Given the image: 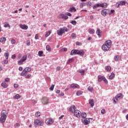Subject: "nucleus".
<instances>
[{"instance_id":"obj_24","label":"nucleus","mask_w":128,"mask_h":128,"mask_svg":"<svg viewBox=\"0 0 128 128\" xmlns=\"http://www.w3.org/2000/svg\"><path fill=\"white\" fill-rule=\"evenodd\" d=\"M88 32L89 34H94V30L92 28H89Z\"/></svg>"},{"instance_id":"obj_62","label":"nucleus","mask_w":128,"mask_h":128,"mask_svg":"<svg viewBox=\"0 0 128 128\" xmlns=\"http://www.w3.org/2000/svg\"><path fill=\"white\" fill-rule=\"evenodd\" d=\"M35 40H38V34H36L35 35Z\"/></svg>"},{"instance_id":"obj_1","label":"nucleus","mask_w":128,"mask_h":128,"mask_svg":"<svg viewBox=\"0 0 128 128\" xmlns=\"http://www.w3.org/2000/svg\"><path fill=\"white\" fill-rule=\"evenodd\" d=\"M112 46V41L110 40H108L106 41L104 44L102 46V50L108 51L110 48Z\"/></svg>"},{"instance_id":"obj_48","label":"nucleus","mask_w":128,"mask_h":128,"mask_svg":"<svg viewBox=\"0 0 128 128\" xmlns=\"http://www.w3.org/2000/svg\"><path fill=\"white\" fill-rule=\"evenodd\" d=\"M54 84H52L50 88V90H54Z\"/></svg>"},{"instance_id":"obj_40","label":"nucleus","mask_w":128,"mask_h":128,"mask_svg":"<svg viewBox=\"0 0 128 128\" xmlns=\"http://www.w3.org/2000/svg\"><path fill=\"white\" fill-rule=\"evenodd\" d=\"M46 50H48V52H50L51 50L50 46L49 45H47L46 46Z\"/></svg>"},{"instance_id":"obj_30","label":"nucleus","mask_w":128,"mask_h":128,"mask_svg":"<svg viewBox=\"0 0 128 128\" xmlns=\"http://www.w3.org/2000/svg\"><path fill=\"white\" fill-rule=\"evenodd\" d=\"M114 78V74L112 72L111 73L110 75L109 76V79L113 80Z\"/></svg>"},{"instance_id":"obj_39","label":"nucleus","mask_w":128,"mask_h":128,"mask_svg":"<svg viewBox=\"0 0 128 128\" xmlns=\"http://www.w3.org/2000/svg\"><path fill=\"white\" fill-rule=\"evenodd\" d=\"M22 98V96H20V94H16L14 96V98H16V100H18V98Z\"/></svg>"},{"instance_id":"obj_28","label":"nucleus","mask_w":128,"mask_h":128,"mask_svg":"<svg viewBox=\"0 0 128 128\" xmlns=\"http://www.w3.org/2000/svg\"><path fill=\"white\" fill-rule=\"evenodd\" d=\"M76 8H74V7H72V8H70L69 10V12H76Z\"/></svg>"},{"instance_id":"obj_34","label":"nucleus","mask_w":128,"mask_h":128,"mask_svg":"<svg viewBox=\"0 0 128 128\" xmlns=\"http://www.w3.org/2000/svg\"><path fill=\"white\" fill-rule=\"evenodd\" d=\"M21 76H26V70H24L21 73Z\"/></svg>"},{"instance_id":"obj_41","label":"nucleus","mask_w":128,"mask_h":128,"mask_svg":"<svg viewBox=\"0 0 128 128\" xmlns=\"http://www.w3.org/2000/svg\"><path fill=\"white\" fill-rule=\"evenodd\" d=\"M80 74H81L82 76H84V70H82L78 71Z\"/></svg>"},{"instance_id":"obj_26","label":"nucleus","mask_w":128,"mask_h":128,"mask_svg":"<svg viewBox=\"0 0 128 128\" xmlns=\"http://www.w3.org/2000/svg\"><path fill=\"white\" fill-rule=\"evenodd\" d=\"M74 61V58H72L69 59L68 61H67V64H70V62H73Z\"/></svg>"},{"instance_id":"obj_51","label":"nucleus","mask_w":128,"mask_h":128,"mask_svg":"<svg viewBox=\"0 0 128 128\" xmlns=\"http://www.w3.org/2000/svg\"><path fill=\"white\" fill-rule=\"evenodd\" d=\"M92 2H87V6H92Z\"/></svg>"},{"instance_id":"obj_14","label":"nucleus","mask_w":128,"mask_h":128,"mask_svg":"<svg viewBox=\"0 0 128 128\" xmlns=\"http://www.w3.org/2000/svg\"><path fill=\"white\" fill-rule=\"evenodd\" d=\"M20 28H22V30H26L28 28V26L27 25L22 24L20 25Z\"/></svg>"},{"instance_id":"obj_6","label":"nucleus","mask_w":128,"mask_h":128,"mask_svg":"<svg viewBox=\"0 0 128 128\" xmlns=\"http://www.w3.org/2000/svg\"><path fill=\"white\" fill-rule=\"evenodd\" d=\"M26 58H28V56L26 55L24 56L18 62V64L19 66H22L24 64V62H26Z\"/></svg>"},{"instance_id":"obj_46","label":"nucleus","mask_w":128,"mask_h":128,"mask_svg":"<svg viewBox=\"0 0 128 128\" xmlns=\"http://www.w3.org/2000/svg\"><path fill=\"white\" fill-rule=\"evenodd\" d=\"M36 116H40V112H38L36 113Z\"/></svg>"},{"instance_id":"obj_25","label":"nucleus","mask_w":128,"mask_h":128,"mask_svg":"<svg viewBox=\"0 0 128 128\" xmlns=\"http://www.w3.org/2000/svg\"><path fill=\"white\" fill-rule=\"evenodd\" d=\"M76 50H72L70 52V56H74L76 54Z\"/></svg>"},{"instance_id":"obj_22","label":"nucleus","mask_w":128,"mask_h":128,"mask_svg":"<svg viewBox=\"0 0 128 128\" xmlns=\"http://www.w3.org/2000/svg\"><path fill=\"white\" fill-rule=\"evenodd\" d=\"M1 86L4 88H8V84L6 82H3L1 84Z\"/></svg>"},{"instance_id":"obj_35","label":"nucleus","mask_w":128,"mask_h":128,"mask_svg":"<svg viewBox=\"0 0 128 128\" xmlns=\"http://www.w3.org/2000/svg\"><path fill=\"white\" fill-rule=\"evenodd\" d=\"M38 55L39 56H44V52L42 51H39L38 52Z\"/></svg>"},{"instance_id":"obj_8","label":"nucleus","mask_w":128,"mask_h":128,"mask_svg":"<svg viewBox=\"0 0 128 128\" xmlns=\"http://www.w3.org/2000/svg\"><path fill=\"white\" fill-rule=\"evenodd\" d=\"M74 115L78 118H80V116H82V112L78 110H76L74 112Z\"/></svg>"},{"instance_id":"obj_60","label":"nucleus","mask_w":128,"mask_h":128,"mask_svg":"<svg viewBox=\"0 0 128 128\" xmlns=\"http://www.w3.org/2000/svg\"><path fill=\"white\" fill-rule=\"evenodd\" d=\"M66 16H72V14L70 12H67L66 14Z\"/></svg>"},{"instance_id":"obj_19","label":"nucleus","mask_w":128,"mask_h":128,"mask_svg":"<svg viewBox=\"0 0 128 128\" xmlns=\"http://www.w3.org/2000/svg\"><path fill=\"white\" fill-rule=\"evenodd\" d=\"M89 104H90V106H92H92H94V100H90Z\"/></svg>"},{"instance_id":"obj_31","label":"nucleus","mask_w":128,"mask_h":128,"mask_svg":"<svg viewBox=\"0 0 128 128\" xmlns=\"http://www.w3.org/2000/svg\"><path fill=\"white\" fill-rule=\"evenodd\" d=\"M83 92L81 90H78L76 92V96H82V94Z\"/></svg>"},{"instance_id":"obj_49","label":"nucleus","mask_w":128,"mask_h":128,"mask_svg":"<svg viewBox=\"0 0 128 128\" xmlns=\"http://www.w3.org/2000/svg\"><path fill=\"white\" fill-rule=\"evenodd\" d=\"M86 6V3L81 2L80 4V8H82L83 6Z\"/></svg>"},{"instance_id":"obj_3","label":"nucleus","mask_w":128,"mask_h":128,"mask_svg":"<svg viewBox=\"0 0 128 128\" xmlns=\"http://www.w3.org/2000/svg\"><path fill=\"white\" fill-rule=\"evenodd\" d=\"M66 32H68V28L66 27L60 28L57 30V34L62 36L64 34H65Z\"/></svg>"},{"instance_id":"obj_64","label":"nucleus","mask_w":128,"mask_h":128,"mask_svg":"<svg viewBox=\"0 0 128 128\" xmlns=\"http://www.w3.org/2000/svg\"><path fill=\"white\" fill-rule=\"evenodd\" d=\"M64 116V115L61 116L59 118V120H62V119Z\"/></svg>"},{"instance_id":"obj_57","label":"nucleus","mask_w":128,"mask_h":128,"mask_svg":"<svg viewBox=\"0 0 128 128\" xmlns=\"http://www.w3.org/2000/svg\"><path fill=\"white\" fill-rule=\"evenodd\" d=\"M10 78H6L4 81L6 82H10Z\"/></svg>"},{"instance_id":"obj_61","label":"nucleus","mask_w":128,"mask_h":128,"mask_svg":"<svg viewBox=\"0 0 128 128\" xmlns=\"http://www.w3.org/2000/svg\"><path fill=\"white\" fill-rule=\"evenodd\" d=\"M103 80L104 81L105 84H108V80L104 77V78H103Z\"/></svg>"},{"instance_id":"obj_50","label":"nucleus","mask_w":128,"mask_h":128,"mask_svg":"<svg viewBox=\"0 0 128 128\" xmlns=\"http://www.w3.org/2000/svg\"><path fill=\"white\" fill-rule=\"evenodd\" d=\"M114 10H110H110H109L108 14L110 15V14H114Z\"/></svg>"},{"instance_id":"obj_17","label":"nucleus","mask_w":128,"mask_h":128,"mask_svg":"<svg viewBox=\"0 0 128 128\" xmlns=\"http://www.w3.org/2000/svg\"><path fill=\"white\" fill-rule=\"evenodd\" d=\"M100 8H107L108 6V4L106 2H104L102 4H100Z\"/></svg>"},{"instance_id":"obj_59","label":"nucleus","mask_w":128,"mask_h":128,"mask_svg":"<svg viewBox=\"0 0 128 128\" xmlns=\"http://www.w3.org/2000/svg\"><path fill=\"white\" fill-rule=\"evenodd\" d=\"M14 88H18V84H14Z\"/></svg>"},{"instance_id":"obj_56","label":"nucleus","mask_w":128,"mask_h":128,"mask_svg":"<svg viewBox=\"0 0 128 128\" xmlns=\"http://www.w3.org/2000/svg\"><path fill=\"white\" fill-rule=\"evenodd\" d=\"M20 126V124H18V123H16V124H14L15 128H18V127Z\"/></svg>"},{"instance_id":"obj_10","label":"nucleus","mask_w":128,"mask_h":128,"mask_svg":"<svg viewBox=\"0 0 128 128\" xmlns=\"http://www.w3.org/2000/svg\"><path fill=\"white\" fill-rule=\"evenodd\" d=\"M82 122L85 125L87 126V124H89L90 123V120L88 118H82Z\"/></svg>"},{"instance_id":"obj_27","label":"nucleus","mask_w":128,"mask_h":128,"mask_svg":"<svg viewBox=\"0 0 128 128\" xmlns=\"http://www.w3.org/2000/svg\"><path fill=\"white\" fill-rule=\"evenodd\" d=\"M24 70H26V72H28L32 70V68L27 67L25 68Z\"/></svg>"},{"instance_id":"obj_29","label":"nucleus","mask_w":128,"mask_h":128,"mask_svg":"<svg viewBox=\"0 0 128 128\" xmlns=\"http://www.w3.org/2000/svg\"><path fill=\"white\" fill-rule=\"evenodd\" d=\"M97 8H100V3L99 4H95L93 6H92V8H94V10Z\"/></svg>"},{"instance_id":"obj_43","label":"nucleus","mask_w":128,"mask_h":128,"mask_svg":"<svg viewBox=\"0 0 128 128\" xmlns=\"http://www.w3.org/2000/svg\"><path fill=\"white\" fill-rule=\"evenodd\" d=\"M50 32H51L50 31L48 30L46 32V34L45 36L46 38H48V36H50Z\"/></svg>"},{"instance_id":"obj_32","label":"nucleus","mask_w":128,"mask_h":128,"mask_svg":"<svg viewBox=\"0 0 128 128\" xmlns=\"http://www.w3.org/2000/svg\"><path fill=\"white\" fill-rule=\"evenodd\" d=\"M88 90L89 92H94V88L90 86L88 87Z\"/></svg>"},{"instance_id":"obj_5","label":"nucleus","mask_w":128,"mask_h":128,"mask_svg":"<svg viewBox=\"0 0 128 128\" xmlns=\"http://www.w3.org/2000/svg\"><path fill=\"white\" fill-rule=\"evenodd\" d=\"M34 124L35 126H44V122L42 120H36L34 121Z\"/></svg>"},{"instance_id":"obj_42","label":"nucleus","mask_w":128,"mask_h":128,"mask_svg":"<svg viewBox=\"0 0 128 128\" xmlns=\"http://www.w3.org/2000/svg\"><path fill=\"white\" fill-rule=\"evenodd\" d=\"M4 56L6 57V60H8V52L4 53Z\"/></svg>"},{"instance_id":"obj_11","label":"nucleus","mask_w":128,"mask_h":128,"mask_svg":"<svg viewBox=\"0 0 128 128\" xmlns=\"http://www.w3.org/2000/svg\"><path fill=\"white\" fill-rule=\"evenodd\" d=\"M124 98V96L122 93L118 94L117 96H116V100H114V102H118V98Z\"/></svg>"},{"instance_id":"obj_38","label":"nucleus","mask_w":128,"mask_h":128,"mask_svg":"<svg viewBox=\"0 0 128 128\" xmlns=\"http://www.w3.org/2000/svg\"><path fill=\"white\" fill-rule=\"evenodd\" d=\"M106 70H107V72H110V70H112V68L110 66H106Z\"/></svg>"},{"instance_id":"obj_21","label":"nucleus","mask_w":128,"mask_h":128,"mask_svg":"<svg viewBox=\"0 0 128 128\" xmlns=\"http://www.w3.org/2000/svg\"><path fill=\"white\" fill-rule=\"evenodd\" d=\"M120 56L119 55H116L114 57V60L116 62L120 60Z\"/></svg>"},{"instance_id":"obj_63","label":"nucleus","mask_w":128,"mask_h":128,"mask_svg":"<svg viewBox=\"0 0 128 128\" xmlns=\"http://www.w3.org/2000/svg\"><path fill=\"white\" fill-rule=\"evenodd\" d=\"M60 96H64V92H61L59 94Z\"/></svg>"},{"instance_id":"obj_33","label":"nucleus","mask_w":128,"mask_h":128,"mask_svg":"<svg viewBox=\"0 0 128 128\" xmlns=\"http://www.w3.org/2000/svg\"><path fill=\"white\" fill-rule=\"evenodd\" d=\"M81 116L82 118H86V112H83L82 114H81Z\"/></svg>"},{"instance_id":"obj_47","label":"nucleus","mask_w":128,"mask_h":128,"mask_svg":"<svg viewBox=\"0 0 128 128\" xmlns=\"http://www.w3.org/2000/svg\"><path fill=\"white\" fill-rule=\"evenodd\" d=\"M10 42H11L12 44H16V40H14V39H12L10 40Z\"/></svg>"},{"instance_id":"obj_9","label":"nucleus","mask_w":128,"mask_h":128,"mask_svg":"<svg viewBox=\"0 0 128 128\" xmlns=\"http://www.w3.org/2000/svg\"><path fill=\"white\" fill-rule=\"evenodd\" d=\"M110 14V10L108 9H104L101 11V14L103 16H106V14Z\"/></svg>"},{"instance_id":"obj_23","label":"nucleus","mask_w":128,"mask_h":128,"mask_svg":"<svg viewBox=\"0 0 128 128\" xmlns=\"http://www.w3.org/2000/svg\"><path fill=\"white\" fill-rule=\"evenodd\" d=\"M104 76H98V82H102V80H104Z\"/></svg>"},{"instance_id":"obj_2","label":"nucleus","mask_w":128,"mask_h":128,"mask_svg":"<svg viewBox=\"0 0 128 128\" xmlns=\"http://www.w3.org/2000/svg\"><path fill=\"white\" fill-rule=\"evenodd\" d=\"M8 118V112L6 110H3L1 112V117L0 118V122H4Z\"/></svg>"},{"instance_id":"obj_20","label":"nucleus","mask_w":128,"mask_h":128,"mask_svg":"<svg viewBox=\"0 0 128 128\" xmlns=\"http://www.w3.org/2000/svg\"><path fill=\"white\" fill-rule=\"evenodd\" d=\"M96 34H98V38H100V34H102V30H100V29L98 28L96 32Z\"/></svg>"},{"instance_id":"obj_58","label":"nucleus","mask_w":128,"mask_h":128,"mask_svg":"<svg viewBox=\"0 0 128 128\" xmlns=\"http://www.w3.org/2000/svg\"><path fill=\"white\" fill-rule=\"evenodd\" d=\"M8 62V60H4V64H7Z\"/></svg>"},{"instance_id":"obj_36","label":"nucleus","mask_w":128,"mask_h":128,"mask_svg":"<svg viewBox=\"0 0 128 128\" xmlns=\"http://www.w3.org/2000/svg\"><path fill=\"white\" fill-rule=\"evenodd\" d=\"M6 38L5 37H2L0 38V42H6Z\"/></svg>"},{"instance_id":"obj_16","label":"nucleus","mask_w":128,"mask_h":128,"mask_svg":"<svg viewBox=\"0 0 128 128\" xmlns=\"http://www.w3.org/2000/svg\"><path fill=\"white\" fill-rule=\"evenodd\" d=\"M76 54H78L79 56H84V52L83 50H76Z\"/></svg>"},{"instance_id":"obj_53","label":"nucleus","mask_w":128,"mask_h":128,"mask_svg":"<svg viewBox=\"0 0 128 128\" xmlns=\"http://www.w3.org/2000/svg\"><path fill=\"white\" fill-rule=\"evenodd\" d=\"M101 114H106V110L102 109V110H101Z\"/></svg>"},{"instance_id":"obj_15","label":"nucleus","mask_w":128,"mask_h":128,"mask_svg":"<svg viewBox=\"0 0 128 128\" xmlns=\"http://www.w3.org/2000/svg\"><path fill=\"white\" fill-rule=\"evenodd\" d=\"M70 88H80V86L76 84H72L70 85Z\"/></svg>"},{"instance_id":"obj_13","label":"nucleus","mask_w":128,"mask_h":128,"mask_svg":"<svg viewBox=\"0 0 128 128\" xmlns=\"http://www.w3.org/2000/svg\"><path fill=\"white\" fill-rule=\"evenodd\" d=\"M45 122L46 124H52V122H54V120L52 118H50L46 120Z\"/></svg>"},{"instance_id":"obj_12","label":"nucleus","mask_w":128,"mask_h":128,"mask_svg":"<svg viewBox=\"0 0 128 128\" xmlns=\"http://www.w3.org/2000/svg\"><path fill=\"white\" fill-rule=\"evenodd\" d=\"M58 18H62V20H68V16L64 15V14H60L58 16Z\"/></svg>"},{"instance_id":"obj_37","label":"nucleus","mask_w":128,"mask_h":128,"mask_svg":"<svg viewBox=\"0 0 128 128\" xmlns=\"http://www.w3.org/2000/svg\"><path fill=\"white\" fill-rule=\"evenodd\" d=\"M4 28H10V24H8V23L7 22H5L4 23Z\"/></svg>"},{"instance_id":"obj_54","label":"nucleus","mask_w":128,"mask_h":128,"mask_svg":"<svg viewBox=\"0 0 128 128\" xmlns=\"http://www.w3.org/2000/svg\"><path fill=\"white\" fill-rule=\"evenodd\" d=\"M30 76H32V74H29L26 76V78H27V79L30 78Z\"/></svg>"},{"instance_id":"obj_4","label":"nucleus","mask_w":128,"mask_h":128,"mask_svg":"<svg viewBox=\"0 0 128 128\" xmlns=\"http://www.w3.org/2000/svg\"><path fill=\"white\" fill-rule=\"evenodd\" d=\"M41 102L42 104L46 106L50 103V99L46 96H44L41 99Z\"/></svg>"},{"instance_id":"obj_18","label":"nucleus","mask_w":128,"mask_h":128,"mask_svg":"<svg viewBox=\"0 0 128 128\" xmlns=\"http://www.w3.org/2000/svg\"><path fill=\"white\" fill-rule=\"evenodd\" d=\"M69 112H74V110H76V106H72L68 110Z\"/></svg>"},{"instance_id":"obj_44","label":"nucleus","mask_w":128,"mask_h":128,"mask_svg":"<svg viewBox=\"0 0 128 128\" xmlns=\"http://www.w3.org/2000/svg\"><path fill=\"white\" fill-rule=\"evenodd\" d=\"M71 24H73L74 26H76V20H72L71 22Z\"/></svg>"},{"instance_id":"obj_7","label":"nucleus","mask_w":128,"mask_h":128,"mask_svg":"<svg viewBox=\"0 0 128 128\" xmlns=\"http://www.w3.org/2000/svg\"><path fill=\"white\" fill-rule=\"evenodd\" d=\"M126 1H120L116 4V6L118 8L120 6H126Z\"/></svg>"},{"instance_id":"obj_45","label":"nucleus","mask_w":128,"mask_h":128,"mask_svg":"<svg viewBox=\"0 0 128 128\" xmlns=\"http://www.w3.org/2000/svg\"><path fill=\"white\" fill-rule=\"evenodd\" d=\"M71 36H72V38H76V34L75 33H72V34H71Z\"/></svg>"},{"instance_id":"obj_52","label":"nucleus","mask_w":128,"mask_h":128,"mask_svg":"<svg viewBox=\"0 0 128 128\" xmlns=\"http://www.w3.org/2000/svg\"><path fill=\"white\" fill-rule=\"evenodd\" d=\"M61 52H66V50H68V48H62L60 50Z\"/></svg>"},{"instance_id":"obj_55","label":"nucleus","mask_w":128,"mask_h":128,"mask_svg":"<svg viewBox=\"0 0 128 128\" xmlns=\"http://www.w3.org/2000/svg\"><path fill=\"white\" fill-rule=\"evenodd\" d=\"M62 68H60V66H58L56 68V70L58 71V72H60V70Z\"/></svg>"}]
</instances>
